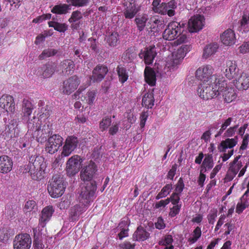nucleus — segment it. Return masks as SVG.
<instances>
[{"mask_svg": "<svg viewBox=\"0 0 249 249\" xmlns=\"http://www.w3.org/2000/svg\"><path fill=\"white\" fill-rule=\"evenodd\" d=\"M30 175L31 176V178L34 180H40L43 178V175L44 174V170H35L34 171H28Z\"/></svg>", "mask_w": 249, "mask_h": 249, "instance_id": "obj_48", "label": "nucleus"}, {"mask_svg": "<svg viewBox=\"0 0 249 249\" xmlns=\"http://www.w3.org/2000/svg\"><path fill=\"white\" fill-rule=\"evenodd\" d=\"M156 54V48L154 46L146 48L143 51L142 50L139 56L141 58H143L145 64L150 65L152 63Z\"/></svg>", "mask_w": 249, "mask_h": 249, "instance_id": "obj_19", "label": "nucleus"}, {"mask_svg": "<svg viewBox=\"0 0 249 249\" xmlns=\"http://www.w3.org/2000/svg\"><path fill=\"white\" fill-rule=\"evenodd\" d=\"M97 171V165L93 161L90 160L86 165L81 167L80 178L84 182L95 181L94 178Z\"/></svg>", "mask_w": 249, "mask_h": 249, "instance_id": "obj_6", "label": "nucleus"}, {"mask_svg": "<svg viewBox=\"0 0 249 249\" xmlns=\"http://www.w3.org/2000/svg\"><path fill=\"white\" fill-rule=\"evenodd\" d=\"M184 187V184L183 179L182 178H180L178 181V183L176 185V192L178 193V194H180L182 192Z\"/></svg>", "mask_w": 249, "mask_h": 249, "instance_id": "obj_61", "label": "nucleus"}, {"mask_svg": "<svg viewBox=\"0 0 249 249\" xmlns=\"http://www.w3.org/2000/svg\"><path fill=\"white\" fill-rule=\"evenodd\" d=\"M148 116L147 112H143L141 115L140 126L141 129H143L145 126V122Z\"/></svg>", "mask_w": 249, "mask_h": 249, "instance_id": "obj_62", "label": "nucleus"}, {"mask_svg": "<svg viewBox=\"0 0 249 249\" xmlns=\"http://www.w3.org/2000/svg\"><path fill=\"white\" fill-rule=\"evenodd\" d=\"M108 72L107 67L98 65L92 71V74L90 76V79L93 82H100L105 77Z\"/></svg>", "mask_w": 249, "mask_h": 249, "instance_id": "obj_15", "label": "nucleus"}, {"mask_svg": "<svg viewBox=\"0 0 249 249\" xmlns=\"http://www.w3.org/2000/svg\"><path fill=\"white\" fill-rule=\"evenodd\" d=\"M43 229L39 227L34 228L33 230L34 233L33 247L34 249H43L44 245L42 243V235H45L46 230L43 231Z\"/></svg>", "mask_w": 249, "mask_h": 249, "instance_id": "obj_20", "label": "nucleus"}, {"mask_svg": "<svg viewBox=\"0 0 249 249\" xmlns=\"http://www.w3.org/2000/svg\"><path fill=\"white\" fill-rule=\"evenodd\" d=\"M82 15L81 13L78 11H73L71 15V18L69 19L70 23L75 22L82 18Z\"/></svg>", "mask_w": 249, "mask_h": 249, "instance_id": "obj_51", "label": "nucleus"}, {"mask_svg": "<svg viewBox=\"0 0 249 249\" xmlns=\"http://www.w3.org/2000/svg\"><path fill=\"white\" fill-rule=\"evenodd\" d=\"M225 85H226V84L225 83L224 86ZM224 88L223 91L221 92V94L222 95V96L224 99V101L228 103L231 102L236 97V95L234 90L232 88L227 89V86H224Z\"/></svg>", "mask_w": 249, "mask_h": 249, "instance_id": "obj_33", "label": "nucleus"}, {"mask_svg": "<svg viewBox=\"0 0 249 249\" xmlns=\"http://www.w3.org/2000/svg\"><path fill=\"white\" fill-rule=\"evenodd\" d=\"M149 233L141 226H139L133 234L134 241H144L149 236Z\"/></svg>", "mask_w": 249, "mask_h": 249, "instance_id": "obj_30", "label": "nucleus"}, {"mask_svg": "<svg viewBox=\"0 0 249 249\" xmlns=\"http://www.w3.org/2000/svg\"><path fill=\"white\" fill-rule=\"evenodd\" d=\"M28 132L36 138V140L40 143L46 141L47 139L52 134V131L49 124H45L41 128L40 122L35 117L29 120L27 123Z\"/></svg>", "mask_w": 249, "mask_h": 249, "instance_id": "obj_2", "label": "nucleus"}, {"mask_svg": "<svg viewBox=\"0 0 249 249\" xmlns=\"http://www.w3.org/2000/svg\"><path fill=\"white\" fill-rule=\"evenodd\" d=\"M0 139L6 142H9L12 139L14 140L12 135H10V132H9L5 127L0 133Z\"/></svg>", "mask_w": 249, "mask_h": 249, "instance_id": "obj_50", "label": "nucleus"}, {"mask_svg": "<svg viewBox=\"0 0 249 249\" xmlns=\"http://www.w3.org/2000/svg\"><path fill=\"white\" fill-rule=\"evenodd\" d=\"M118 43L119 35L117 33H112L107 37V43L110 47H114Z\"/></svg>", "mask_w": 249, "mask_h": 249, "instance_id": "obj_44", "label": "nucleus"}, {"mask_svg": "<svg viewBox=\"0 0 249 249\" xmlns=\"http://www.w3.org/2000/svg\"><path fill=\"white\" fill-rule=\"evenodd\" d=\"M173 241L172 236L170 234L166 235L164 237V241H160L159 244L160 245L166 246L171 244Z\"/></svg>", "mask_w": 249, "mask_h": 249, "instance_id": "obj_63", "label": "nucleus"}, {"mask_svg": "<svg viewBox=\"0 0 249 249\" xmlns=\"http://www.w3.org/2000/svg\"><path fill=\"white\" fill-rule=\"evenodd\" d=\"M29 171L35 170H45V163L44 162V159L41 156H32L30 158L29 164L28 165Z\"/></svg>", "mask_w": 249, "mask_h": 249, "instance_id": "obj_21", "label": "nucleus"}, {"mask_svg": "<svg viewBox=\"0 0 249 249\" xmlns=\"http://www.w3.org/2000/svg\"><path fill=\"white\" fill-rule=\"evenodd\" d=\"M61 67L62 69L63 72L66 74H70L73 72L75 65L73 62L69 59H66L61 62Z\"/></svg>", "mask_w": 249, "mask_h": 249, "instance_id": "obj_36", "label": "nucleus"}, {"mask_svg": "<svg viewBox=\"0 0 249 249\" xmlns=\"http://www.w3.org/2000/svg\"><path fill=\"white\" fill-rule=\"evenodd\" d=\"M148 20V16L146 14L139 16L135 18V21L139 31L141 32L144 30Z\"/></svg>", "mask_w": 249, "mask_h": 249, "instance_id": "obj_40", "label": "nucleus"}, {"mask_svg": "<svg viewBox=\"0 0 249 249\" xmlns=\"http://www.w3.org/2000/svg\"><path fill=\"white\" fill-rule=\"evenodd\" d=\"M97 183L95 181L84 182L81 187L78 200L81 204L88 205L96 198Z\"/></svg>", "mask_w": 249, "mask_h": 249, "instance_id": "obj_4", "label": "nucleus"}, {"mask_svg": "<svg viewBox=\"0 0 249 249\" xmlns=\"http://www.w3.org/2000/svg\"><path fill=\"white\" fill-rule=\"evenodd\" d=\"M57 52L58 51L54 49L48 48L45 49L39 55L38 58L40 60H43L47 57L55 55Z\"/></svg>", "mask_w": 249, "mask_h": 249, "instance_id": "obj_46", "label": "nucleus"}, {"mask_svg": "<svg viewBox=\"0 0 249 249\" xmlns=\"http://www.w3.org/2000/svg\"><path fill=\"white\" fill-rule=\"evenodd\" d=\"M9 235L6 229L0 228V241H6L9 237Z\"/></svg>", "mask_w": 249, "mask_h": 249, "instance_id": "obj_54", "label": "nucleus"}, {"mask_svg": "<svg viewBox=\"0 0 249 249\" xmlns=\"http://www.w3.org/2000/svg\"><path fill=\"white\" fill-rule=\"evenodd\" d=\"M161 0H154L152 5V10L155 13H159L160 12V7H161Z\"/></svg>", "mask_w": 249, "mask_h": 249, "instance_id": "obj_57", "label": "nucleus"}, {"mask_svg": "<svg viewBox=\"0 0 249 249\" xmlns=\"http://www.w3.org/2000/svg\"><path fill=\"white\" fill-rule=\"evenodd\" d=\"M14 98L10 95L4 94L0 98V107L7 112H14L15 110Z\"/></svg>", "mask_w": 249, "mask_h": 249, "instance_id": "obj_16", "label": "nucleus"}, {"mask_svg": "<svg viewBox=\"0 0 249 249\" xmlns=\"http://www.w3.org/2000/svg\"><path fill=\"white\" fill-rule=\"evenodd\" d=\"M49 27H53L59 32L64 33L68 30V25L66 23H61L57 21H51L48 22Z\"/></svg>", "mask_w": 249, "mask_h": 249, "instance_id": "obj_42", "label": "nucleus"}, {"mask_svg": "<svg viewBox=\"0 0 249 249\" xmlns=\"http://www.w3.org/2000/svg\"><path fill=\"white\" fill-rule=\"evenodd\" d=\"M227 69L225 70V76L229 79L235 78L238 75L239 70L237 68L235 62L228 60L226 62Z\"/></svg>", "mask_w": 249, "mask_h": 249, "instance_id": "obj_23", "label": "nucleus"}, {"mask_svg": "<svg viewBox=\"0 0 249 249\" xmlns=\"http://www.w3.org/2000/svg\"><path fill=\"white\" fill-rule=\"evenodd\" d=\"M218 48L217 43H213L206 45L203 50V57L207 59L214 54Z\"/></svg>", "mask_w": 249, "mask_h": 249, "instance_id": "obj_34", "label": "nucleus"}, {"mask_svg": "<svg viewBox=\"0 0 249 249\" xmlns=\"http://www.w3.org/2000/svg\"><path fill=\"white\" fill-rule=\"evenodd\" d=\"M129 2V5L127 4L126 8L124 11V15L126 18L131 19L133 18L139 11V9L137 7L135 1L133 0H127Z\"/></svg>", "mask_w": 249, "mask_h": 249, "instance_id": "obj_27", "label": "nucleus"}, {"mask_svg": "<svg viewBox=\"0 0 249 249\" xmlns=\"http://www.w3.org/2000/svg\"><path fill=\"white\" fill-rule=\"evenodd\" d=\"M18 125V119L13 118L11 120L8 124H5V127L9 132H10V135H12L14 139L18 137L19 135L20 130Z\"/></svg>", "mask_w": 249, "mask_h": 249, "instance_id": "obj_28", "label": "nucleus"}, {"mask_svg": "<svg viewBox=\"0 0 249 249\" xmlns=\"http://www.w3.org/2000/svg\"><path fill=\"white\" fill-rule=\"evenodd\" d=\"M117 71L119 78V81L122 83L125 82L128 77L125 68L119 66L117 68Z\"/></svg>", "mask_w": 249, "mask_h": 249, "instance_id": "obj_45", "label": "nucleus"}, {"mask_svg": "<svg viewBox=\"0 0 249 249\" xmlns=\"http://www.w3.org/2000/svg\"><path fill=\"white\" fill-rule=\"evenodd\" d=\"M238 142V136L234 137V138H227L224 141H222L218 147V150L221 152H225L227 148H232L235 146Z\"/></svg>", "mask_w": 249, "mask_h": 249, "instance_id": "obj_29", "label": "nucleus"}, {"mask_svg": "<svg viewBox=\"0 0 249 249\" xmlns=\"http://www.w3.org/2000/svg\"><path fill=\"white\" fill-rule=\"evenodd\" d=\"M240 52L242 53H245L249 52V41L244 42L239 47Z\"/></svg>", "mask_w": 249, "mask_h": 249, "instance_id": "obj_64", "label": "nucleus"}, {"mask_svg": "<svg viewBox=\"0 0 249 249\" xmlns=\"http://www.w3.org/2000/svg\"><path fill=\"white\" fill-rule=\"evenodd\" d=\"M177 8V3L175 0H171L167 3L162 2L160 12L159 14L161 15H167L171 17L175 15V10Z\"/></svg>", "mask_w": 249, "mask_h": 249, "instance_id": "obj_17", "label": "nucleus"}, {"mask_svg": "<svg viewBox=\"0 0 249 249\" xmlns=\"http://www.w3.org/2000/svg\"><path fill=\"white\" fill-rule=\"evenodd\" d=\"M240 31L243 34L249 32V15L244 14L239 21Z\"/></svg>", "mask_w": 249, "mask_h": 249, "instance_id": "obj_39", "label": "nucleus"}, {"mask_svg": "<svg viewBox=\"0 0 249 249\" xmlns=\"http://www.w3.org/2000/svg\"><path fill=\"white\" fill-rule=\"evenodd\" d=\"M137 53L132 48L127 49L122 55V58L128 62H132L137 57Z\"/></svg>", "mask_w": 249, "mask_h": 249, "instance_id": "obj_43", "label": "nucleus"}, {"mask_svg": "<svg viewBox=\"0 0 249 249\" xmlns=\"http://www.w3.org/2000/svg\"><path fill=\"white\" fill-rule=\"evenodd\" d=\"M78 142L77 137L73 136L68 137L63 147L62 155L69 156L76 148Z\"/></svg>", "mask_w": 249, "mask_h": 249, "instance_id": "obj_14", "label": "nucleus"}, {"mask_svg": "<svg viewBox=\"0 0 249 249\" xmlns=\"http://www.w3.org/2000/svg\"><path fill=\"white\" fill-rule=\"evenodd\" d=\"M213 69L210 65L204 66L199 68L196 72V78L203 82L210 83L217 82L216 76L213 74Z\"/></svg>", "mask_w": 249, "mask_h": 249, "instance_id": "obj_7", "label": "nucleus"}, {"mask_svg": "<svg viewBox=\"0 0 249 249\" xmlns=\"http://www.w3.org/2000/svg\"><path fill=\"white\" fill-rule=\"evenodd\" d=\"M234 80V84L239 89L246 90L249 88V76L243 72L238 77Z\"/></svg>", "mask_w": 249, "mask_h": 249, "instance_id": "obj_26", "label": "nucleus"}, {"mask_svg": "<svg viewBox=\"0 0 249 249\" xmlns=\"http://www.w3.org/2000/svg\"><path fill=\"white\" fill-rule=\"evenodd\" d=\"M220 39L222 42L226 46L233 45L236 41L234 31L231 29L226 30L221 35Z\"/></svg>", "mask_w": 249, "mask_h": 249, "instance_id": "obj_24", "label": "nucleus"}, {"mask_svg": "<svg viewBox=\"0 0 249 249\" xmlns=\"http://www.w3.org/2000/svg\"><path fill=\"white\" fill-rule=\"evenodd\" d=\"M217 211L216 209H213L211 211L207 216L209 224L213 225L214 224L215 219L217 217Z\"/></svg>", "mask_w": 249, "mask_h": 249, "instance_id": "obj_56", "label": "nucleus"}, {"mask_svg": "<svg viewBox=\"0 0 249 249\" xmlns=\"http://www.w3.org/2000/svg\"><path fill=\"white\" fill-rule=\"evenodd\" d=\"M181 60L179 59L178 58H176L173 56L170 58L168 61L166 62L165 67L164 68V71H160L159 68L156 71L157 75L156 72L150 67H146L144 71V75L145 81L149 85L151 86H154L156 84V76H158L159 74L160 77L164 76L166 74V70H174L178 68V66L179 65L181 62Z\"/></svg>", "mask_w": 249, "mask_h": 249, "instance_id": "obj_1", "label": "nucleus"}, {"mask_svg": "<svg viewBox=\"0 0 249 249\" xmlns=\"http://www.w3.org/2000/svg\"><path fill=\"white\" fill-rule=\"evenodd\" d=\"M225 83L222 81L220 83V80L217 82L210 83L207 84L201 85L197 89L199 97L204 100L211 99L221 95V92L223 91Z\"/></svg>", "mask_w": 249, "mask_h": 249, "instance_id": "obj_3", "label": "nucleus"}, {"mask_svg": "<svg viewBox=\"0 0 249 249\" xmlns=\"http://www.w3.org/2000/svg\"><path fill=\"white\" fill-rule=\"evenodd\" d=\"M242 138L243 140L240 147V151L244 150L247 148L249 142V134L248 133L246 134L242 137Z\"/></svg>", "mask_w": 249, "mask_h": 249, "instance_id": "obj_55", "label": "nucleus"}, {"mask_svg": "<svg viewBox=\"0 0 249 249\" xmlns=\"http://www.w3.org/2000/svg\"><path fill=\"white\" fill-rule=\"evenodd\" d=\"M204 17L197 15L194 16L188 21V29L191 33H196L202 29L204 26Z\"/></svg>", "mask_w": 249, "mask_h": 249, "instance_id": "obj_13", "label": "nucleus"}, {"mask_svg": "<svg viewBox=\"0 0 249 249\" xmlns=\"http://www.w3.org/2000/svg\"><path fill=\"white\" fill-rule=\"evenodd\" d=\"M82 162V159L77 155L69 158L67 161L66 167V174L68 176L73 177L78 173L80 168L81 169Z\"/></svg>", "mask_w": 249, "mask_h": 249, "instance_id": "obj_8", "label": "nucleus"}, {"mask_svg": "<svg viewBox=\"0 0 249 249\" xmlns=\"http://www.w3.org/2000/svg\"><path fill=\"white\" fill-rule=\"evenodd\" d=\"M54 210L52 206L45 207L42 211L37 227L43 229L52 217Z\"/></svg>", "mask_w": 249, "mask_h": 249, "instance_id": "obj_18", "label": "nucleus"}, {"mask_svg": "<svg viewBox=\"0 0 249 249\" xmlns=\"http://www.w3.org/2000/svg\"><path fill=\"white\" fill-rule=\"evenodd\" d=\"M26 213L28 212L35 213L37 210L36 202L34 200H29L25 204L24 208Z\"/></svg>", "mask_w": 249, "mask_h": 249, "instance_id": "obj_47", "label": "nucleus"}, {"mask_svg": "<svg viewBox=\"0 0 249 249\" xmlns=\"http://www.w3.org/2000/svg\"><path fill=\"white\" fill-rule=\"evenodd\" d=\"M71 9L70 5L67 4H60L55 5L52 9L51 12L55 14H66Z\"/></svg>", "mask_w": 249, "mask_h": 249, "instance_id": "obj_38", "label": "nucleus"}, {"mask_svg": "<svg viewBox=\"0 0 249 249\" xmlns=\"http://www.w3.org/2000/svg\"><path fill=\"white\" fill-rule=\"evenodd\" d=\"M80 84L78 77L74 75L63 82V87L61 89L62 92L64 94H70L73 92Z\"/></svg>", "mask_w": 249, "mask_h": 249, "instance_id": "obj_12", "label": "nucleus"}, {"mask_svg": "<svg viewBox=\"0 0 249 249\" xmlns=\"http://www.w3.org/2000/svg\"><path fill=\"white\" fill-rule=\"evenodd\" d=\"M66 183L60 175H53L48 185V191L50 195L53 198L61 196L64 193Z\"/></svg>", "mask_w": 249, "mask_h": 249, "instance_id": "obj_5", "label": "nucleus"}, {"mask_svg": "<svg viewBox=\"0 0 249 249\" xmlns=\"http://www.w3.org/2000/svg\"><path fill=\"white\" fill-rule=\"evenodd\" d=\"M214 165L213 156L212 154H205V158L200 166L201 172H206L213 168Z\"/></svg>", "mask_w": 249, "mask_h": 249, "instance_id": "obj_31", "label": "nucleus"}, {"mask_svg": "<svg viewBox=\"0 0 249 249\" xmlns=\"http://www.w3.org/2000/svg\"><path fill=\"white\" fill-rule=\"evenodd\" d=\"M66 2L69 3V5L74 6L75 7H82L86 5L88 2V0H66Z\"/></svg>", "mask_w": 249, "mask_h": 249, "instance_id": "obj_49", "label": "nucleus"}, {"mask_svg": "<svg viewBox=\"0 0 249 249\" xmlns=\"http://www.w3.org/2000/svg\"><path fill=\"white\" fill-rule=\"evenodd\" d=\"M111 120L110 118L103 119L100 123L99 127L102 131L106 130L111 124Z\"/></svg>", "mask_w": 249, "mask_h": 249, "instance_id": "obj_52", "label": "nucleus"}, {"mask_svg": "<svg viewBox=\"0 0 249 249\" xmlns=\"http://www.w3.org/2000/svg\"><path fill=\"white\" fill-rule=\"evenodd\" d=\"M63 138L59 135L54 134L48 139L46 144L45 151L51 154H54L58 151L62 145Z\"/></svg>", "mask_w": 249, "mask_h": 249, "instance_id": "obj_9", "label": "nucleus"}, {"mask_svg": "<svg viewBox=\"0 0 249 249\" xmlns=\"http://www.w3.org/2000/svg\"><path fill=\"white\" fill-rule=\"evenodd\" d=\"M88 205H84L79 202V204L75 205L71 209L70 215L72 220H76L79 216L86 210Z\"/></svg>", "mask_w": 249, "mask_h": 249, "instance_id": "obj_32", "label": "nucleus"}, {"mask_svg": "<svg viewBox=\"0 0 249 249\" xmlns=\"http://www.w3.org/2000/svg\"><path fill=\"white\" fill-rule=\"evenodd\" d=\"M179 24L177 22L169 23L163 33V38L166 40H173L177 38L181 32Z\"/></svg>", "mask_w": 249, "mask_h": 249, "instance_id": "obj_10", "label": "nucleus"}, {"mask_svg": "<svg viewBox=\"0 0 249 249\" xmlns=\"http://www.w3.org/2000/svg\"><path fill=\"white\" fill-rule=\"evenodd\" d=\"M191 47L190 45H182L176 51L173 53L172 55L176 58L182 60L187 52L190 51Z\"/></svg>", "mask_w": 249, "mask_h": 249, "instance_id": "obj_37", "label": "nucleus"}, {"mask_svg": "<svg viewBox=\"0 0 249 249\" xmlns=\"http://www.w3.org/2000/svg\"><path fill=\"white\" fill-rule=\"evenodd\" d=\"M13 165L11 158L7 155H2L0 157V172L6 174L10 172L12 169Z\"/></svg>", "mask_w": 249, "mask_h": 249, "instance_id": "obj_25", "label": "nucleus"}, {"mask_svg": "<svg viewBox=\"0 0 249 249\" xmlns=\"http://www.w3.org/2000/svg\"><path fill=\"white\" fill-rule=\"evenodd\" d=\"M170 209V212L169 213V215L171 217H175L177 214H178L180 211L181 208V204H176Z\"/></svg>", "mask_w": 249, "mask_h": 249, "instance_id": "obj_60", "label": "nucleus"}, {"mask_svg": "<svg viewBox=\"0 0 249 249\" xmlns=\"http://www.w3.org/2000/svg\"><path fill=\"white\" fill-rule=\"evenodd\" d=\"M57 69L56 63L49 62L40 68V75L44 78L51 77Z\"/></svg>", "mask_w": 249, "mask_h": 249, "instance_id": "obj_22", "label": "nucleus"}, {"mask_svg": "<svg viewBox=\"0 0 249 249\" xmlns=\"http://www.w3.org/2000/svg\"><path fill=\"white\" fill-rule=\"evenodd\" d=\"M154 101L153 93L152 92H147L142 97V105L147 108H152L154 105Z\"/></svg>", "mask_w": 249, "mask_h": 249, "instance_id": "obj_35", "label": "nucleus"}, {"mask_svg": "<svg viewBox=\"0 0 249 249\" xmlns=\"http://www.w3.org/2000/svg\"><path fill=\"white\" fill-rule=\"evenodd\" d=\"M32 244L30 235L28 233L17 235L14 241L15 249H29Z\"/></svg>", "mask_w": 249, "mask_h": 249, "instance_id": "obj_11", "label": "nucleus"}, {"mask_svg": "<svg viewBox=\"0 0 249 249\" xmlns=\"http://www.w3.org/2000/svg\"><path fill=\"white\" fill-rule=\"evenodd\" d=\"M102 146H97L94 148L93 151L92 156V158L96 159H99L102 156V153L101 152Z\"/></svg>", "mask_w": 249, "mask_h": 249, "instance_id": "obj_59", "label": "nucleus"}, {"mask_svg": "<svg viewBox=\"0 0 249 249\" xmlns=\"http://www.w3.org/2000/svg\"><path fill=\"white\" fill-rule=\"evenodd\" d=\"M34 106L32 103L28 100L23 99L22 102V113L24 116L28 117L32 112Z\"/></svg>", "mask_w": 249, "mask_h": 249, "instance_id": "obj_41", "label": "nucleus"}, {"mask_svg": "<svg viewBox=\"0 0 249 249\" xmlns=\"http://www.w3.org/2000/svg\"><path fill=\"white\" fill-rule=\"evenodd\" d=\"M242 166V162L241 161L238 162L235 165H231L230 167V170L231 171L233 176L231 178V179L233 178V177L237 174L239 170Z\"/></svg>", "mask_w": 249, "mask_h": 249, "instance_id": "obj_53", "label": "nucleus"}, {"mask_svg": "<svg viewBox=\"0 0 249 249\" xmlns=\"http://www.w3.org/2000/svg\"><path fill=\"white\" fill-rule=\"evenodd\" d=\"M96 91L95 90L89 91L87 93L88 99L87 101L89 105L92 104L95 99Z\"/></svg>", "mask_w": 249, "mask_h": 249, "instance_id": "obj_58", "label": "nucleus"}]
</instances>
